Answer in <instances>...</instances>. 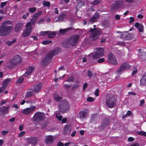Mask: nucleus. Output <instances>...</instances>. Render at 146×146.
Instances as JSON below:
<instances>
[{
  "mask_svg": "<svg viewBox=\"0 0 146 146\" xmlns=\"http://www.w3.org/2000/svg\"><path fill=\"white\" fill-rule=\"evenodd\" d=\"M103 25L104 27H108L110 25V23L108 21H105L103 23Z\"/></svg>",
  "mask_w": 146,
  "mask_h": 146,
  "instance_id": "79ce46f5",
  "label": "nucleus"
},
{
  "mask_svg": "<svg viewBox=\"0 0 146 146\" xmlns=\"http://www.w3.org/2000/svg\"><path fill=\"white\" fill-rule=\"evenodd\" d=\"M42 86V84L41 83L35 85L33 87L34 91L36 92H39L41 90Z\"/></svg>",
  "mask_w": 146,
  "mask_h": 146,
  "instance_id": "6ab92c4d",
  "label": "nucleus"
},
{
  "mask_svg": "<svg viewBox=\"0 0 146 146\" xmlns=\"http://www.w3.org/2000/svg\"><path fill=\"white\" fill-rule=\"evenodd\" d=\"M25 133L24 131H22L20 133H19V137H22L24 134H25Z\"/></svg>",
  "mask_w": 146,
  "mask_h": 146,
  "instance_id": "052dcab7",
  "label": "nucleus"
},
{
  "mask_svg": "<svg viewBox=\"0 0 146 146\" xmlns=\"http://www.w3.org/2000/svg\"><path fill=\"white\" fill-rule=\"evenodd\" d=\"M124 33L122 34L120 36V37L123 39H130L133 38L134 37V35L133 34H127L125 36H124Z\"/></svg>",
  "mask_w": 146,
  "mask_h": 146,
  "instance_id": "412c9836",
  "label": "nucleus"
},
{
  "mask_svg": "<svg viewBox=\"0 0 146 146\" xmlns=\"http://www.w3.org/2000/svg\"><path fill=\"white\" fill-rule=\"evenodd\" d=\"M22 27V25L21 23H18L15 27V30L16 32H18Z\"/></svg>",
  "mask_w": 146,
  "mask_h": 146,
  "instance_id": "cd10ccee",
  "label": "nucleus"
},
{
  "mask_svg": "<svg viewBox=\"0 0 146 146\" xmlns=\"http://www.w3.org/2000/svg\"><path fill=\"white\" fill-rule=\"evenodd\" d=\"M101 0H94L92 4L94 5H97L100 3Z\"/></svg>",
  "mask_w": 146,
  "mask_h": 146,
  "instance_id": "a19ab883",
  "label": "nucleus"
},
{
  "mask_svg": "<svg viewBox=\"0 0 146 146\" xmlns=\"http://www.w3.org/2000/svg\"><path fill=\"white\" fill-rule=\"evenodd\" d=\"M11 23L9 20L3 23L0 28V35L1 36L8 35L11 31L12 27Z\"/></svg>",
  "mask_w": 146,
  "mask_h": 146,
  "instance_id": "f257e3e1",
  "label": "nucleus"
},
{
  "mask_svg": "<svg viewBox=\"0 0 146 146\" xmlns=\"http://www.w3.org/2000/svg\"><path fill=\"white\" fill-rule=\"evenodd\" d=\"M42 13V12L41 11H39L33 15L31 19V25L32 24L33 25L35 24L36 21L37 20Z\"/></svg>",
  "mask_w": 146,
  "mask_h": 146,
  "instance_id": "f8f14e48",
  "label": "nucleus"
},
{
  "mask_svg": "<svg viewBox=\"0 0 146 146\" xmlns=\"http://www.w3.org/2000/svg\"><path fill=\"white\" fill-rule=\"evenodd\" d=\"M22 61V58L19 55L15 56L13 58L10 60L9 63L10 64L9 66L10 68H13L15 67L17 65L20 63Z\"/></svg>",
  "mask_w": 146,
  "mask_h": 146,
  "instance_id": "f03ea898",
  "label": "nucleus"
},
{
  "mask_svg": "<svg viewBox=\"0 0 146 146\" xmlns=\"http://www.w3.org/2000/svg\"><path fill=\"white\" fill-rule=\"evenodd\" d=\"M72 28L71 27L65 29H62L59 31V32L62 34H64L66 33L68 31L72 30Z\"/></svg>",
  "mask_w": 146,
  "mask_h": 146,
  "instance_id": "2f4dec72",
  "label": "nucleus"
},
{
  "mask_svg": "<svg viewBox=\"0 0 146 146\" xmlns=\"http://www.w3.org/2000/svg\"><path fill=\"white\" fill-rule=\"evenodd\" d=\"M68 41V40L67 39L63 41L62 43V45L65 47H67L68 46V44L69 45Z\"/></svg>",
  "mask_w": 146,
  "mask_h": 146,
  "instance_id": "58836bf2",
  "label": "nucleus"
},
{
  "mask_svg": "<svg viewBox=\"0 0 146 146\" xmlns=\"http://www.w3.org/2000/svg\"><path fill=\"white\" fill-rule=\"evenodd\" d=\"M130 20L129 21V23H131L134 21V19L133 17H130Z\"/></svg>",
  "mask_w": 146,
  "mask_h": 146,
  "instance_id": "0e129e2a",
  "label": "nucleus"
},
{
  "mask_svg": "<svg viewBox=\"0 0 146 146\" xmlns=\"http://www.w3.org/2000/svg\"><path fill=\"white\" fill-rule=\"evenodd\" d=\"M44 114L40 112L36 113L34 115L33 120L34 121H37L39 123L43 121L44 118Z\"/></svg>",
  "mask_w": 146,
  "mask_h": 146,
  "instance_id": "6e6552de",
  "label": "nucleus"
},
{
  "mask_svg": "<svg viewBox=\"0 0 146 146\" xmlns=\"http://www.w3.org/2000/svg\"><path fill=\"white\" fill-rule=\"evenodd\" d=\"M56 35V33L55 31H49V32L47 34L48 37L50 38L53 37Z\"/></svg>",
  "mask_w": 146,
  "mask_h": 146,
  "instance_id": "7c9ffc66",
  "label": "nucleus"
},
{
  "mask_svg": "<svg viewBox=\"0 0 146 146\" xmlns=\"http://www.w3.org/2000/svg\"><path fill=\"white\" fill-rule=\"evenodd\" d=\"M50 54L48 53L42 60L41 63L42 65L45 66L49 63L52 58V56L50 55Z\"/></svg>",
  "mask_w": 146,
  "mask_h": 146,
  "instance_id": "9d476101",
  "label": "nucleus"
},
{
  "mask_svg": "<svg viewBox=\"0 0 146 146\" xmlns=\"http://www.w3.org/2000/svg\"><path fill=\"white\" fill-rule=\"evenodd\" d=\"M63 107L64 109L66 110H68L70 109V106L68 103L67 101H65L63 104Z\"/></svg>",
  "mask_w": 146,
  "mask_h": 146,
  "instance_id": "bb28decb",
  "label": "nucleus"
},
{
  "mask_svg": "<svg viewBox=\"0 0 146 146\" xmlns=\"http://www.w3.org/2000/svg\"><path fill=\"white\" fill-rule=\"evenodd\" d=\"M108 59L110 63L115 65L117 64V61L114 55L112 53H110L108 56Z\"/></svg>",
  "mask_w": 146,
  "mask_h": 146,
  "instance_id": "9b49d317",
  "label": "nucleus"
},
{
  "mask_svg": "<svg viewBox=\"0 0 146 146\" xmlns=\"http://www.w3.org/2000/svg\"><path fill=\"white\" fill-rule=\"evenodd\" d=\"M85 5L84 2L82 0H80L78 2V3L76 6L77 8H79L82 6Z\"/></svg>",
  "mask_w": 146,
  "mask_h": 146,
  "instance_id": "c756f323",
  "label": "nucleus"
},
{
  "mask_svg": "<svg viewBox=\"0 0 146 146\" xmlns=\"http://www.w3.org/2000/svg\"><path fill=\"white\" fill-rule=\"evenodd\" d=\"M2 87L0 88V92H2L5 89L8 85L7 83H3L2 84Z\"/></svg>",
  "mask_w": 146,
  "mask_h": 146,
  "instance_id": "c85d7f7f",
  "label": "nucleus"
},
{
  "mask_svg": "<svg viewBox=\"0 0 146 146\" xmlns=\"http://www.w3.org/2000/svg\"><path fill=\"white\" fill-rule=\"evenodd\" d=\"M110 120L106 119H104V122L102 123V126L103 127H105L107 126L110 123Z\"/></svg>",
  "mask_w": 146,
  "mask_h": 146,
  "instance_id": "473e14b6",
  "label": "nucleus"
},
{
  "mask_svg": "<svg viewBox=\"0 0 146 146\" xmlns=\"http://www.w3.org/2000/svg\"><path fill=\"white\" fill-rule=\"evenodd\" d=\"M9 132V131H2L1 134L3 135H7Z\"/></svg>",
  "mask_w": 146,
  "mask_h": 146,
  "instance_id": "5fc2aeb1",
  "label": "nucleus"
},
{
  "mask_svg": "<svg viewBox=\"0 0 146 146\" xmlns=\"http://www.w3.org/2000/svg\"><path fill=\"white\" fill-rule=\"evenodd\" d=\"M99 16V13L97 12L93 16L90 20L89 23H92L95 22Z\"/></svg>",
  "mask_w": 146,
  "mask_h": 146,
  "instance_id": "a211bd4d",
  "label": "nucleus"
},
{
  "mask_svg": "<svg viewBox=\"0 0 146 146\" xmlns=\"http://www.w3.org/2000/svg\"><path fill=\"white\" fill-rule=\"evenodd\" d=\"M97 51L94 54L91 53L89 55V56H92V58L93 59L98 58L104 55V50L102 48H96Z\"/></svg>",
  "mask_w": 146,
  "mask_h": 146,
  "instance_id": "39448f33",
  "label": "nucleus"
},
{
  "mask_svg": "<svg viewBox=\"0 0 146 146\" xmlns=\"http://www.w3.org/2000/svg\"><path fill=\"white\" fill-rule=\"evenodd\" d=\"M43 4L44 6H47L49 7L50 6V3L49 2L44 1L43 3Z\"/></svg>",
  "mask_w": 146,
  "mask_h": 146,
  "instance_id": "c03bdc74",
  "label": "nucleus"
},
{
  "mask_svg": "<svg viewBox=\"0 0 146 146\" xmlns=\"http://www.w3.org/2000/svg\"><path fill=\"white\" fill-rule=\"evenodd\" d=\"M48 32H49V31H41L40 33V35L44 36L46 35H47Z\"/></svg>",
  "mask_w": 146,
  "mask_h": 146,
  "instance_id": "09e8293b",
  "label": "nucleus"
},
{
  "mask_svg": "<svg viewBox=\"0 0 146 146\" xmlns=\"http://www.w3.org/2000/svg\"><path fill=\"white\" fill-rule=\"evenodd\" d=\"M104 60L105 59L104 58H101L98 60V62L99 63H101L104 62Z\"/></svg>",
  "mask_w": 146,
  "mask_h": 146,
  "instance_id": "6e6d98bb",
  "label": "nucleus"
},
{
  "mask_svg": "<svg viewBox=\"0 0 146 146\" xmlns=\"http://www.w3.org/2000/svg\"><path fill=\"white\" fill-rule=\"evenodd\" d=\"M146 82V72L142 75V78L140 79V82Z\"/></svg>",
  "mask_w": 146,
  "mask_h": 146,
  "instance_id": "f704fd0d",
  "label": "nucleus"
},
{
  "mask_svg": "<svg viewBox=\"0 0 146 146\" xmlns=\"http://www.w3.org/2000/svg\"><path fill=\"white\" fill-rule=\"evenodd\" d=\"M66 15L65 13H63L60 15L58 19L56 20L55 22H60L62 21H63L64 19L66 18L65 16Z\"/></svg>",
  "mask_w": 146,
  "mask_h": 146,
  "instance_id": "393cba45",
  "label": "nucleus"
},
{
  "mask_svg": "<svg viewBox=\"0 0 146 146\" xmlns=\"http://www.w3.org/2000/svg\"><path fill=\"white\" fill-rule=\"evenodd\" d=\"M33 91H30L28 92L27 93L25 97L27 98H29L31 97L33 94Z\"/></svg>",
  "mask_w": 146,
  "mask_h": 146,
  "instance_id": "e433bc0d",
  "label": "nucleus"
},
{
  "mask_svg": "<svg viewBox=\"0 0 146 146\" xmlns=\"http://www.w3.org/2000/svg\"><path fill=\"white\" fill-rule=\"evenodd\" d=\"M131 114L132 113L131 111H130L128 110L127 111V113L123 116V118H124L126 117L131 115Z\"/></svg>",
  "mask_w": 146,
  "mask_h": 146,
  "instance_id": "37998d69",
  "label": "nucleus"
},
{
  "mask_svg": "<svg viewBox=\"0 0 146 146\" xmlns=\"http://www.w3.org/2000/svg\"><path fill=\"white\" fill-rule=\"evenodd\" d=\"M88 75L89 77H91L93 75V72L92 71L89 70L88 73Z\"/></svg>",
  "mask_w": 146,
  "mask_h": 146,
  "instance_id": "4d7b16f0",
  "label": "nucleus"
},
{
  "mask_svg": "<svg viewBox=\"0 0 146 146\" xmlns=\"http://www.w3.org/2000/svg\"><path fill=\"white\" fill-rule=\"evenodd\" d=\"M34 68L32 66L29 67L27 69V72L23 75V76L27 77L33 71Z\"/></svg>",
  "mask_w": 146,
  "mask_h": 146,
  "instance_id": "aec40b11",
  "label": "nucleus"
},
{
  "mask_svg": "<svg viewBox=\"0 0 146 146\" xmlns=\"http://www.w3.org/2000/svg\"><path fill=\"white\" fill-rule=\"evenodd\" d=\"M79 38V35L76 34L72 36L69 39H68L69 44L72 46L76 45L78 41Z\"/></svg>",
  "mask_w": 146,
  "mask_h": 146,
  "instance_id": "0eeeda50",
  "label": "nucleus"
},
{
  "mask_svg": "<svg viewBox=\"0 0 146 146\" xmlns=\"http://www.w3.org/2000/svg\"><path fill=\"white\" fill-rule=\"evenodd\" d=\"M139 135L146 137V132L144 131H140L137 133Z\"/></svg>",
  "mask_w": 146,
  "mask_h": 146,
  "instance_id": "49530a36",
  "label": "nucleus"
},
{
  "mask_svg": "<svg viewBox=\"0 0 146 146\" xmlns=\"http://www.w3.org/2000/svg\"><path fill=\"white\" fill-rule=\"evenodd\" d=\"M55 139L54 137L52 135H47L45 137V141L48 144H50L52 143Z\"/></svg>",
  "mask_w": 146,
  "mask_h": 146,
  "instance_id": "ddd939ff",
  "label": "nucleus"
},
{
  "mask_svg": "<svg viewBox=\"0 0 146 146\" xmlns=\"http://www.w3.org/2000/svg\"><path fill=\"white\" fill-rule=\"evenodd\" d=\"M7 2H2L1 3V8L3 7L7 4Z\"/></svg>",
  "mask_w": 146,
  "mask_h": 146,
  "instance_id": "e2e57ef3",
  "label": "nucleus"
},
{
  "mask_svg": "<svg viewBox=\"0 0 146 146\" xmlns=\"http://www.w3.org/2000/svg\"><path fill=\"white\" fill-rule=\"evenodd\" d=\"M9 108V106H7L6 107H3L2 111L4 113H6L8 112V110Z\"/></svg>",
  "mask_w": 146,
  "mask_h": 146,
  "instance_id": "ea45409f",
  "label": "nucleus"
},
{
  "mask_svg": "<svg viewBox=\"0 0 146 146\" xmlns=\"http://www.w3.org/2000/svg\"><path fill=\"white\" fill-rule=\"evenodd\" d=\"M29 13H27L26 15H24L22 16V18L23 19H25L27 18V16H29Z\"/></svg>",
  "mask_w": 146,
  "mask_h": 146,
  "instance_id": "69168bd1",
  "label": "nucleus"
},
{
  "mask_svg": "<svg viewBox=\"0 0 146 146\" xmlns=\"http://www.w3.org/2000/svg\"><path fill=\"white\" fill-rule=\"evenodd\" d=\"M27 29L24 31L23 36L24 37L27 36L30 34L31 32L32 27L30 22H29L26 26Z\"/></svg>",
  "mask_w": 146,
  "mask_h": 146,
  "instance_id": "1a4fd4ad",
  "label": "nucleus"
},
{
  "mask_svg": "<svg viewBox=\"0 0 146 146\" xmlns=\"http://www.w3.org/2000/svg\"><path fill=\"white\" fill-rule=\"evenodd\" d=\"M124 5V1L121 0L119 1H117L115 2V5H117L118 8H119Z\"/></svg>",
  "mask_w": 146,
  "mask_h": 146,
  "instance_id": "a878e982",
  "label": "nucleus"
},
{
  "mask_svg": "<svg viewBox=\"0 0 146 146\" xmlns=\"http://www.w3.org/2000/svg\"><path fill=\"white\" fill-rule=\"evenodd\" d=\"M57 146H64V144L63 143L59 142L57 144Z\"/></svg>",
  "mask_w": 146,
  "mask_h": 146,
  "instance_id": "338daca9",
  "label": "nucleus"
},
{
  "mask_svg": "<svg viewBox=\"0 0 146 146\" xmlns=\"http://www.w3.org/2000/svg\"><path fill=\"white\" fill-rule=\"evenodd\" d=\"M66 81H74V77L73 76H71L69 77Z\"/></svg>",
  "mask_w": 146,
  "mask_h": 146,
  "instance_id": "603ef678",
  "label": "nucleus"
},
{
  "mask_svg": "<svg viewBox=\"0 0 146 146\" xmlns=\"http://www.w3.org/2000/svg\"><path fill=\"white\" fill-rule=\"evenodd\" d=\"M116 98L113 96H108L106 97V104L108 107L110 108H112L115 104Z\"/></svg>",
  "mask_w": 146,
  "mask_h": 146,
  "instance_id": "7ed1b4c3",
  "label": "nucleus"
},
{
  "mask_svg": "<svg viewBox=\"0 0 146 146\" xmlns=\"http://www.w3.org/2000/svg\"><path fill=\"white\" fill-rule=\"evenodd\" d=\"M16 41V39H14L12 41L9 40L7 41L5 43V44L8 45L9 46H11L12 44L15 42Z\"/></svg>",
  "mask_w": 146,
  "mask_h": 146,
  "instance_id": "c9c22d12",
  "label": "nucleus"
},
{
  "mask_svg": "<svg viewBox=\"0 0 146 146\" xmlns=\"http://www.w3.org/2000/svg\"><path fill=\"white\" fill-rule=\"evenodd\" d=\"M60 49L58 47H56L54 48L53 50L50 52L49 53H50V55L52 57L54 55H56L60 51Z\"/></svg>",
  "mask_w": 146,
  "mask_h": 146,
  "instance_id": "f3484780",
  "label": "nucleus"
},
{
  "mask_svg": "<svg viewBox=\"0 0 146 146\" xmlns=\"http://www.w3.org/2000/svg\"><path fill=\"white\" fill-rule=\"evenodd\" d=\"M54 98L55 100L58 102L61 100L62 99V98L61 97L59 96L57 93H55L54 95Z\"/></svg>",
  "mask_w": 146,
  "mask_h": 146,
  "instance_id": "72a5a7b5",
  "label": "nucleus"
},
{
  "mask_svg": "<svg viewBox=\"0 0 146 146\" xmlns=\"http://www.w3.org/2000/svg\"><path fill=\"white\" fill-rule=\"evenodd\" d=\"M134 140V139L132 137H129L128 139V142H131L133 141Z\"/></svg>",
  "mask_w": 146,
  "mask_h": 146,
  "instance_id": "680f3d73",
  "label": "nucleus"
},
{
  "mask_svg": "<svg viewBox=\"0 0 146 146\" xmlns=\"http://www.w3.org/2000/svg\"><path fill=\"white\" fill-rule=\"evenodd\" d=\"M90 31L93 33L91 35L90 37L92 39L95 40L98 38L100 35L101 31L100 29L98 28H90Z\"/></svg>",
  "mask_w": 146,
  "mask_h": 146,
  "instance_id": "20e7f679",
  "label": "nucleus"
},
{
  "mask_svg": "<svg viewBox=\"0 0 146 146\" xmlns=\"http://www.w3.org/2000/svg\"><path fill=\"white\" fill-rule=\"evenodd\" d=\"M141 49H139V58L141 60H144L146 59V52H141Z\"/></svg>",
  "mask_w": 146,
  "mask_h": 146,
  "instance_id": "dca6fc26",
  "label": "nucleus"
},
{
  "mask_svg": "<svg viewBox=\"0 0 146 146\" xmlns=\"http://www.w3.org/2000/svg\"><path fill=\"white\" fill-rule=\"evenodd\" d=\"M94 99L91 97H89L88 98L87 101L88 102H92L94 101Z\"/></svg>",
  "mask_w": 146,
  "mask_h": 146,
  "instance_id": "864d4df0",
  "label": "nucleus"
},
{
  "mask_svg": "<svg viewBox=\"0 0 146 146\" xmlns=\"http://www.w3.org/2000/svg\"><path fill=\"white\" fill-rule=\"evenodd\" d=\"M56 118L59 120H61L62 118V116L58 115H56Z\"/></svg>",
  "mask_w": 146,
  "mask_h": 146,
  "instance_id": "13d9d810",
  "label": "nucleus"
},
{
  "mask_svg": "<svg viewBox=\"0 0 146 146\" xmlns=\"http://www.w3.org/2000/svg\"><path fill=\"white\" fill-rule=\"evenodd\" d=\"M52 41L51 40L50 41H42V43L44 44H47L49 43H51Z\"/></svg>",
  "mask_w": 146,
  "mask_h": 146,
  "instance_id": "8fccbe9b",
  "label": "nucleus"
},
{
  "mask_svg": "<svg viewBox=\"0 0 146 146\" xmlns=\"http://www.w3.org/2000/svg\"><path fill=\"white\" fill-rule=\"evenodd\" d=\"M137 71V68L135 67L133 68V69L132 71V76H133L135 75Z\"/></svg>",
  "mask_w": 146,
  "mask_h": 146,
  "instance_id": "de8ad7c7",
  "label": "nucleus"
},
{
  "mask_svg": "<svg viewBox=\"0 0 146 146\" xmlns=\"http://www.w3.org/2000/svg\"><path fill=\"white\" fill-rule=\"evenodd\" d=\"M71 131V127L70 125H66L64 126L63 129V133L64 135H69Z\"/></svg>",
  "mask_w": 146,
  "mask_h": 146,
  "instance_id": "4468645a",
  "label": "nucleus"
},
{
  "mask_svg": "<svg viewBox=\"0 0 146 146\" xmlns=\"http://www.w3.org/2000/svg\"><path fill=\"white\" fill-rule=\"evenodd\" d=\"M13 78H8L5 79L4 82H13Z\"/></svg>",
  "mask_w": 146,
  "mask_h": 146,
  "instance_id": "3c124183",
  "label": "nucleus"
},
{
  "mask_svg": "<svg viewBox=\"0 0 146 146\" xmlns=\"http://www.w3.org/2000/svg\"><path fill=\"white\" fill-rule=\"evenodd\" d=\"M130 66V65L127 62H126L123 63L120 66L119 68L117 70L116 73L117 75H119L124 71L129 69Z\"/></svg>",
  "mask_w": 146,
  "mask_h": 146,
  "instance_id": "423d86ee",
  "label": "nucleus"
},
{
  "mask_svg": "<svg viewBox=\"0 0 146 146\" xmlns=\"http://www.w3.org/2000/svg\"><path fill=\"white\" fill-rule=\"evenodd\" d=\"M115 3L111 6L110 9L112 11H114L115 10L118 8L117 5H115Z\"/></svg>",
  "mask_w": 146,
  "mask_h": 146,
  "instance_id": "4c0bfd02",
  "label": "nucleus"
},
{
  "mask_svg": "<svg viewBox=\"0 0 146 146\" xmlns=\"http://www.w3.org/2000/svg\"><path fill=\"white\" fill-rule=\"evenodd\" d=\"M35 109V107H32L29 108H27L26 109H24L22 113L24 114H28L29 113H31L34 111Z\"/></svg>",
  "mask_w": 146,
  "mask_h": 146,
  "instance_id": "2eb2a0df",
  "label": "nucleus"
},
{
  "mask_svg": "<svg viewBox=\"0 0 146 146\" xmlns=\"http://www.w3.org/2000/svg\"><path fill=\"white\" fill-rule=\"evenodd\" d=\"M31 37L33 39L35 40H36L38 39V38L35 35L31 36Z\"/></svg>",
  "mask_w": 146,
  "mask_h": 146,
  "instance_id": "774afa93",
  "label": "nucleus"
},
{
  "mask_svg": "<svg viewBox=\"0 0 146 146\" xmlns=\"http://www.w3.org/2000/svg\"><path fill=\"white\" fill-rule=\"evenodd\" d=\"M99 90L98 89H97L95 92V95L96 96H98L99 95Z\"/></svg>",
  "mask_w": 146,
  "mask_h": 146,
  "instance_id": "bf43d9fd",
  "label": "nucleus"
},
{
  "mask_svg": "<svg viewBox=\"0 0 146 146\" xmlns=\"http://www.w3.org/2000/svg\"><path fill=\"white\" fill-rule=\"evenodd\" d=\"M28 142L30 144L35 145L37 143V141L36 139L34 137H31L28 139Z\"/></svg>",
  "mask_w": 146,
  "mask_h": 146,
  "instance_id": "5701e85b",
  "label": "nucleus"
},
{
  "mask_svg": "<svg viewBox=\"0 0 146 146\" xmlns=\"http://www.w3.org/2000/svg\"><path fill=\"white\" fill-rule=\"evenodd\" d=\"M36 8L35 7H33L29 8V11L30 13H33L36 11Z\"/></svg>",
  "mask_w": 146,
  "mask_h": 146,
  "instance_id": "a18cd8bd",
  "label": "nucleus"
},
{
  "mask_svg": "<svg viewBox=\"0 0 146 146\" xmlns=\"http://www.w3.org/2000/svg\"><path fill=\"white\" fill-rule=\"evenodd\" d=\"M88 112V111L87 109H85L81 111L80 113V118H85Z\"/></svg>",
  "mask_w": 146,
  "mask_h": 146,
  "instance_id": "4be33fe9",
  "label": "nucleus"
},
{
  "mask_svg": "<svg viewBox=\"0 0 146 146\" xmlns=\"http://www.w3.org/2000/svg\"><path fill=\"white\" fill-rule=\"evenodd\" d=\"M135 26L136 27L139 28V31L140 32H143V26L142 24H140L139 23H136Z\"/></svg>",
  "mask_w": 146,
  "mask_h": 146,
  "instance_id": "b1692460",
  "label": "nucleus"
}]
</instances>
